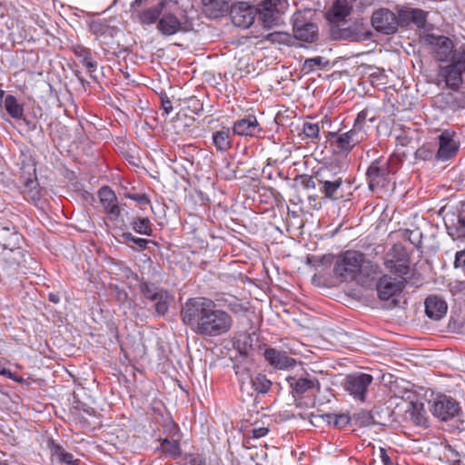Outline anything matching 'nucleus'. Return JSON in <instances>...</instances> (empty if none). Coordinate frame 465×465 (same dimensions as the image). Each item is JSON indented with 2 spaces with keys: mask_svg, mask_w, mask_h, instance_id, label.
Instances as JSON below:
<instances>
[{
  "mask_svg": "<svg viewBox=\"0 0 465 465\" xmlns=\"http://www.w3.org/2000/svg\"><path fill=\"white\" fill-rule=\"evenodd\" d=\"M266 39L272 44L292 45L293 43L292 36L285 32H273L267 35Z\"/></svg>",
  "mask_w": 465,
  "mask_h": 465,
  "instance_id": "38",
  "label": "nucleus"
},
{
  "mask_svg": "<svg viewBox=\"0 0 465 465\" xmlns=\"http://www.w3.org/2000/svg\"><path fill=\"white\" fill-rule=\"evenodd\" d=\"M162 108L163 109V111L168 114H170L172 111H173V105H172V103L171 101L166 98V99H162Z\"/></svg>",
  "mask_w": 465,
  "mask_h": 465,
  "instance_id": "54",
  "label": "nucleus"
},
{
  "mask_svg": "<svg viewBox=\"0 0 465 465\" xmlns=\"http://www.w3.org/2000/svg\"><path fill=\"white\" fill-rule=\"evenodd\" d=\"M319 192L322 198L338 201L344 197L343 181L318 182Z\"/></svg>",
  "mask_w": 465,
  "mask_h": 465,
  "instance_id": "26",
  "label": "nucleus"
},
{
  "mask_svg": "<svg viewBox=\"0 0 465 465\" xmlns=\"http://www.w3.org/2000/svg\"><path fill=\"white\" fill-rule=\"evenodd\" d=\"M371 25L375 30L380 33L393 35L400 26L399 15H396L388 8L381 7L373 11L371 15Z\"/></svg>",
  "mask_w": 465,
  "mask_h": 465,
  "instance_id": "11",
  "label": "nucleus"
},
{
  "mask_svg": "<svg viewBox=\"0 0 465 465\" xmlns=\"http://www.w3.org/2000/svg\"><path fill=\"white\" fill-rule=\"evenodd\" d=\"M242 353H243L245 356H247V355H248V352H247V351H244V352H242Z\"/></svg>",
  "mask_w": 465,
  "mask_h": 465,
  "instance_id": "63",
  "label": "nucleus"
},
{
  "mask_svg": "<svg viewBox=\"0 0 465 465\" xmlns=\"http://www.w3.org/2000/svg\"><path fill=\"white\" fill-rule=\"evenodd\" d=\"M158 31L165 36H171L183 30V24L172 13H163L158 20Z\"/></svg>",
  "mask_w": 465,
  "mask_h": 465,
  "instance_id": "23",
  "label": "nucleus"
},
{
  "mask_svg": "<svg viewBox=\"0 0 465 465\" xmlns=\"http://www.w3.org/2000/svg\"><path fill=\"white\" fill-rule=\"evenodd\" d=\"M234 371H235V373L236 375L238 376L239 378V382L241 383V374H247V375H251L249 373V371L247 369V367L245 366H241L240 364H236L234 365Z\"/></svg>",
  "mask_w": 465,
  "mask_h": 465,
  "instance_id": "53",
  "label": "nucleus"
},
{
  "mask_svg": "<svg viewBox=\"0 0 465 465\" xmlns=\"http://www.w3.org/2000/svg\"><path fill=\"white\" fill-rule=\"evenodd\" d=\"M271 387V381L263 374H241V391L248 397H252L254 392L266 393L270 391Z\"/></svg>",
  "mask_w": 465,
  "mask_h": 465,
  "instance_id": "15",
  "label": "nucleus"
},
{
  "mask_svg": "<svg viewBox=\"0 0 465 465\" xmlns=\"http://www.w3.org/2000/svg\"><path fill=\"white\" fill-rule=\"evenodd\" d=\"M351 11V6L347 0H336L331 7V14L335 21H341L347 17Z\"/></svg>",
  "mask_w": 465,
  "mask_h": 465,
  "instance_id": "33",
  "label": "nucleus"
},
{
  "mask_svg": "<svg viewBox=\"0 0 465 465\" xmlns=\"http://www.w3.org/2000/svg\"><path fill=\"white\" fill-rule=\"evenodd\" d=\"M292 31L296 39L308 43H312L318 35L317 25L305 21L302 16L294 19Z\"/></svg>",
  "mask_w": 465,
  "mask_h": 465,
  "instance_id": "18",
  "label": "nucleus"
},
{
  "mask_svg": "<svg viewBox=\"0 0 465 465\" xmlns=\"http://www.w3.org/2000/svg\"><path fill=\"white\" fill-rule=\"evenodd\" d=\"M380 458L384 465H393L391 458L389 456L387 450L380 448Z\"/></svg>",
  "mask_w": 465,
  "mask_h": 465,
  "instance_id": "52",
  "label": "nucleus"
},
{
  "mask_svg": "<svg viewBox=\"0 0 465 465\" xmlns=\"http://www.w3.org/2000/svg\"><path fill=\"white\" fill-rule=\"evenodd\" d=\"M430 404V411L440 420H448L458 415L459 403L446 395L438 396Z\"/></svg>",
  "mask_w": 465,
  "mask_h": 465,
  "instance_id": "13",
  "label": "nucleus"
},
{
  "mask_svg": "<svg viewBox=\"0 0 465 465\" xmlns=\"http://www.w3.org/2000/svg\"><path fill=\"white\" fill-rule=\"evenodd\" d=\"M318 182L343 181L342 176L334 172L331 167H322L316 172Z\"/></svg>",
  "mask_w": 465,
  "mask_h": 465,
  "instance_id": "37",
  "label": "nucleus"
},
{
  "mask_svg": "<svg viewBox=\"0 0 465 465\" xmlns=\"http://www.w3.org/2000/svg\"><path fill=\"white\" fill-rule=\"evenodd\" d=\"M193 465H206L205 461L203 459L196 458L192 460Z\"/></svg>",
  "mask_w": 465,
  "mask_h": 465,
  "instance_id": "57",
  "label": "nucleus"
},
{
  "mask_svg": "<svg viewBox=\"0 0 465 465\" xmlns=\"http://www.w3.org/2000/svg\"><path fill=\"white\" fill-rule=\"evenodd\" d=\"M164 2L162 1L156 5L147 8L139 14L140 22L143 25H152L155 23L163 13Z\"/></svg>",
  "mask_w": 465,
  "mask_h": 465,
  "instance_id": "29",
  "label": "nucleus"
},
{
  "mask_svg": "<svg viewBox=\"0 0 465 465\" xmlns=\"http://www.w3.org/2000/svg\"><path fill=\"white\" fill-rule=\"evenodd\" d=\"M373 381L371 374L363 372H353L348 374L343 381L344 390L357 401L364 402L367 398L368 390Z\"/></svg>",
  "mask_w": 465,
  "mask_h": 465,
  "instance_id": "7",
  "label": "nucleus"
},
{
  "mask_svg": "<svg viewBox=\"0 0 465 465\" xmlns=\"http://www.w3.org/2000/svg\"><path fill=\"white\" fill-rule=\"evenodd\" d=\"M448 234L452 239H465V217L460 213L457 217V223L446 224Z\"/></svg>",
  "mask_w": 465,
  "mask_h": 465,
  "instance_id": "34",
  "label": "nucleus"
},
{
  "mask_svg": "<svg viewBox=\"0 0 465 465\" xmlns=\"http://www.w3.org/2000/svg\"><path fill=\"white\" fill-rule=\"evenodd\" d=\"M312 418H315V419H317V418H322V419H323V420H326V421H327L328 423H330V424H331V423H333L335 426H337V425H338V423H339V420H339V419H344V420H347V419H346V417L340 416V417L338 418L335 414H331V413H328V414H324V415H314V414H312Z\"/></svg>",
  "mask_w": 465,
  "mask_h": 465,
  "instance_id": "47",
  "label": "nucleus"
},
{
  "mask_svg": "<svg viewBox=\"0 0 465 465\" xmlns=\"http://www.w3.org/2000/svg\"><path fill=\"white\" fill-rule=\"evenodd\" d=\"M439 75L450 90L460 89L465 77V45L457 47V52L450 63L440 66Z\"/></svg>",
  "mask_w": 465,
  "mask_h": 465,
  "instance_id": "3",
  "label": "nucleus"
},
{
  "mask_svg": "<svg viewBox=\"0 0 465 465\" xmlns=\"http://www.w3.org/2000/svg\"><path fill=\"white\" fill-rule=\"evenodd\" d=\"M4 103L5 108L11 117L17 120L24 118V107L22 104H18L16 98L14 95H6Z\"/></svg>",
  "mask_w": 465,
  "mask_h": 465,
  "instance_id": "31",
  "label": "nucleus"
},
{
  "mask_svg": "<svg viewBox=\"0 0 465 465\" xmlns=\"http://www.w3.org/2000/svg\"><path fill=\"white\" fill-rule=\"evenodd\" d=\"M283 5L282 0H263L257 5V19L263 27L272 28L280 23Z\"/></svg>",
  "mask_w": 465,
  "mask_h": 465,
  "instance_id": "8",
  "label": "nucleus"
},
{
  "mask_svg": "<svg viewBox=\"0 0 465 465\" xmlns=\"http://www.w3.org/2000/svg\"><path fill=\"white\" fill-rule=\"evenodd\" d=\"M264 358L269 364L276 369L287 370L296 365V361L284 351L268 348L264 351Z\"/></svg>",
  "mask_w": 465,
  "mask_h": 465,
  "instance_id": "20",
  "label": "nucleus"
},
{
  "mask_svg": "<svg viewBox=\"0 0 465 465\" xmlns=\"http://www.w3.org/2000/svg\"><path fill=\"white\" fill-rule=\"evenodd\" d=\"M74 54L80 60V62L89 70L94 72L96 68V63L93 61L91 50L81 45H76L73 47Z\"/></svg>",
  "mask_w": 465,
  "mask_h": 465,
  "instance_id": "30",
  "label": "nucleus"
},
{
  "mask_svg": "<svg viewBox=\"0 0 465 465\" xmlns=\"http://www.w3.org/2000/svg\"><path fill=\"white\" fill-rule=\"evenodd\" d=\"M7 372H8L9 374H11V372H10L9 371H6V370H3V371H1V373H2V374H5V373H7Z\"/></svg>",
  "mask_w": 465,
  "mask_h": 465,
  "instance_id": "60",
  "label": "nucleus"
},
{
  "mask_svg": "<svg viewBox=\"0 0 465 465\" xmlns=\"http://www.w3.org/2000/svg\"><path fill=\"white\" fill-rule=\"evenodd\" d=\"M269 432V428L266 426H259L258 422L252 425V428L247 430V437L250 439H259L264 437Z\"/></svg>",
  "mask_w": 465,
  "mask_h": 465,
  "instance_id": "42",
  "label": "nucleus"
},
{
  "mask_svg": "<svg viewBox=\"0 0 465 465\" xmlns=\"http://www.w3.org/2000/svg\"><path fill=\"white\" fill-rule=\"evenodd\" d=\"M427 11L413 7H401L398 10L399 25L401 27L425 29L428 23Z\"/></svg>",
  "mask_w": 465,
  "mask_h": 465,
  "instance_id": "12",
  "label": "nucleus"
},
{
  "mask_svg": "<svg viewBox=\"0 0 465 465\" xmlns=\"http://www.w3.org/2000/svg\"><path fill=\"white\" fill-rule=\"evenodd\" d=\"M328 64V61H325L323 57L316 56L313 58L306 59L304 62V66L309 70H313L315 68H323Z\"/></svg>",
  "mask_w": 465,
  "mask_h": 465,
  "instance_id": "43",
  "label": "nucleus"
},
{
  "mask_svg": "<svg viewBox=\"0 0 465 465\" xmlns=\"http://www.w3.org/2000/svg\"><path fill=\"white\" fill-rule=\"evenodd\" d=\"M213 143L216 149L221 152L229 150L232 146L231 132L228 127H223L222 130L213 134Z\"/></svg>",
  "mask_w": 465,
  "mask_h": 465,
  "instance_id": "28",
  "label": "nucleus"
},
{
  "mask_svg": "<svg viewBox=\"0 0 465 465\" xmlns=\"http://www.w3.org/2000/svg\"><path fill=\"white\" fill-rule=\"evenodd\" d=\"M369 120H370L371 122H373V121H374V116L370 117V118H369Z\"/></svg>",
  "mask_w": 465,
  "mask_h": 465,
  "instance_id": "61",
  "label": "nucleus"
},
{
  "mask_svg": "<svg viewBox=\"0 0 465 465\" xmlns=\"http://www.w3.org/2000/svg\"><path fill=\"white\" fill-rule=\"evenodd\" d=\"M423 151L421 149H419L417 152H416V158H420V153H422Z\"/></svg>",
  "mask_w": 465,
  "mask_h": 465,
  "instance_id": "59",
  "label": "nucleus"
},
{
  "mask_svg": "<svg viewBox=\"0 0 465 465\" xmlns=\"http://www.w3.org/2000/svg\"><path fill=\"white\" fill-rule=\"evenodd\" d=\"M232 132L240 136H255L262 132V128L255 115L248 114L234 122Z\"/></svg>",
  "mask_w": 465,
  "mask_h": 465,
  "instance_id": "19",
  "label": "nucleus"
},
{
  "mask_svg": "<svg viewBox=\"0 0 465 465\" xmlns=\"http://www.w3.org/2000/svg\"><path fill=\"white\" fill-rule=\"evenodd\" d=\"M365 262L362 253L356 251H347L340 256L334 264V274L342 281L355 280Z\"/></svg>",
  "mask_w": 465,
  "mask_h": 465,
  "instance_id": "4",
  "label": "nucleus"
},
{
  "mask_svg": "<svg viewBox=\"0 0 465 465\" xmlns=\"http://www.w3.org/2000/svg\"><path fill=\"white\" fill-rule=\"evenodd\" d=\"M230 13L232 23L238 27L248 28L257 18V7L246 2L232 5Z\"/></svg>",
  "mask_w": 465,
  "mask_h": 465,
  "instance_id": "14",
  "label": "nucleus"
},
{
  "mask_svg": "<svg viewBox=\"0 0 465 465\" xmlns=\"http://www.w3.org/2000/svg\"><path fill=\"white\" fill-rule=\"evenodd\" d=\"M411 406H412V413L414 411H418L419 410H421L423 408V403L421 402H411Z\"/></svg>",
  "mask_w": 465,
  "mask_h": 465,
  "instance_id": "56",
  "label": "nucleus"
},
{
  "mask_svg": "<svg viewBox=\"0 0 465 465\" xmlns=\"http://www.w3.org/2000/svg\"><path fill=\"white\" fill-rule=\"evenodd\" d=\"M369 115L370 111L364 109L357 114L353 126L350 131L341 134L329 133L331 144L333 146L336 153L347 154L356 144L366 139L367 131L365 125Z\"/></svg>",
  "mask_w": 465,
  "mask_h": 465,
  "instance_id": "2",
  "label": "nucleus"
},
{
  "mask_svg": "<svg viewBox=\"0 0 465 465\" xmlns=\"http://www.w3.org/2000/svg\"><path fill=\"white\" fill-rule=\"evenodd\" d=\"M402 287V281L385 275L381 277L377 283L378 295L381 300L387 301L396 293L400 292Z\"/></svg>",
  "mask_w": 465,
  "mask_h": 465,
  "instance_id": "22",
  "label": "nucleus"
},
{
  "mask_svg": "<svg viewBox=\"0 0 465 465\" xmlns=\"http://www.w3.org/2000/svg\"><path fill=\"white\" fill-rule=\"evenodd\" d=\"M25 197L33 202L40 200L41 193L38 189V183L36 179H27L25 183L24 190Z\"/></svg>",
  "mask_w": 465,
  "mask_h": 465,
  "instance_id": "36",
  "label": "nucleus"
},
{
  "mask_svg": "<svg viewBox=\"0 0 465 465\" xmlns=\"http://www.w3.org/2000/svg\"><path fill=\"white\" fill-rule=\"evenodd\" d=\"M465 266V252L459 251L455 254L454 267L463 268Z\"/></svg>",
  "mask_w": 465,
  "mask_h": 465,
  "instance_id": "50",
  "label": "nucleus"
},
{
  "mask_svg": "<svg viewBox=\"0 0 465 465\" xmlns=\"http://www.w3.org/2000/svg\"><path fill=\"white\" fill-rule=\"evenodd\" d=\"M411 234H413V232H410V237H409V239H410V241L411 242V243H413V244H419V243H420V242H421V241H420V234L419 235V239L417 240V242H415V241H413V240H411Z\"/></svg>",
  "mask_w": 465,
  "mask_h": 465,
  "instance_id": "58",
  "label": "nucleus"
},
{
  "mask_svg": "<svg viewBox=\"0 0 465 465\" xmlns=\"http://www.w3.org/2000/svg\"><path fill=\"white\" fill-rule=\"evenodd\" d=\"M189 108H192V111L193 113H195L196 114H200L203 110V104L200 103L199 100H195V99H192L190 101Z\"/></svg>",
  "mask_w": 465,
  "mask_h": 465,
  "instance_id": "51",
  "label": "nucleus"
},
{
  "mask_svg": "<svg viewBox=\"0 0 465 465\" xmlns=\"http://www.w3.org/2000/svg\"><path fill=\"white\" fill-rule=\"evenodd\" d=\"M454 134V132L445 130L439 135V150L436 155L439 160L447 161L457 153L459 142L453 139Z\"/></svg>",
  "mask_w": 465,
  "mask_h": 465,
  "instance_id": "17",
  "label": "nucleus"
},
{
  "mask_svg": "<svg viewBox=\"0 0 465 465\" xmlns=\"http://www.w3.org/2000/svg\"><path fill=\"white\" fill-rule=\"evenodd\" d=\"M140 290L144 299L154 303L155 313L158 316H163L168 312L173 296L167 290L148 282H142Z\"/></svg>",
  "mask_w": 465,
  "mask_h": 465,
  "instance_id": "5",
  "label": "nucleus"
},
{
  "mask_svg": "<svg viewBox=\"0 0 465 465\" xmlns=\"http://www.w3.org/2000/svg\"><path fill=\"white\" fill-rule=\"evenodd\" d=\"M161 447L163 452L171 456L178 457L181 454L178 440H171L165 439L162 442Z\"/></svg>",
  "mask_w": 465,
  "mask_h": 465,
  "instance_id": "40",
  "label": "nucleus"
},
{
  "mask_svg": "<svg viewBox=\"0 0 465 465\" xmlns=\"http://www.w3.org/2000/svg\"><path fill=\"white\" fill-rule=\"evenodd\" d=\"M425 42L430 46L435 60L449 63L453 60L457 48L448 36L429 34L425 36Z\"/></svg>",
  "mask_w": 465,
  "mask_h": 465,
  "instance_id": "6",
  "label": "nucleus"
},
{
  "mask_svg": "<svg viewBox=\"0 0 465 465\" xmlns=\"http://www.w3.org/2000/svg\"><path fill=\"white\" fill-rule=\"evenodd\" d=\"M54 455L56 456L58 460L66 465H80L79 460H74L72 453L65 451L61 446L54 447Z\"/></svg>",
  "mask_w": 465,
  "mask_h": 465,
  "instance_id": "39",
  "label": "nucleus"
},
{
  "mask_svg": "<svg viewBox=\"0 0 465 465\" xmlns=\"http://www.w3.org/2000/svg\"><path fill=\"white\" fill-rule=\"evenodd\" d=\"M126 197L143 205L150 203V200L145 193H128Z\"/></svg>",
  "mask_w": 465,
  "mask_h": 465,
  "instance_id": "49",
  "label": "nucleus"
},
{
  "mask_svg": "<svg viewBox=\"0 0 465 465\" xmlns=\"http://www.w3.org/2000/svg\"><path fill=\"white\" fill-rule=\"evenodd\" d=\"M371 32L366 28L363 23L355 22L351 25L341 29V37L351 42H361L368 40Z\"/></svg>",
  "mask_w": 465,
  "mask_h": 465,
  "instance_id": "25",
  "label": "nucleus"
},
{
  "mask_svg": "<svg viewBox=\"0 0 465 465\" xmlns=\"http://www.w3.org/2000/svg\"><path fill=\"white\" fill-rule=\"evenodd\" d=\"M89 28H90L91 33H93L94 35H103L107 32L108 25L105 23L98 20V21H93L90 24Z\"/></svg>",
  "mask_w": 465,
  "mask_h": 465,
  "instance_id": "46",
  "label": "nucleus"
},
{
  "mask_svg": "<svg viewBox=\"0 0 465 465\" xmlns=\"http://www.w3.org/2000/svg\"><path fill=\"white\" fill-rule=\"evenodd\" d=\"M302 132L307 138L319 139L320 127L318 124L306 122L303 124Z\"/></svg>",
  "mask_w": 465,
  "mask_h": 465,
  "instance_id": "41",
  "label": "nucleus"
},
{
  "mask_svg": "<svg viewBox=\"0 0 465 465\" xmlns=\"http://www.w3.org/2000/svg\"><path fill=\"white\" fill-rule=\"evenodd\" d=\"M203 13L211 18H218L226 15L232 5L231 0H202Z\"/></svg>",
  "mask_w": 465,
  "mask_h": 465,
  "instance_id": "24",
  "label": "nucleus"
},
{
  "mask_svg": "<svg viewBox=\"0 0 465 465\" xmlns=\"http://www.w3.org/2000/svg\"><path fill=\"white\" fill-rule=\"evenodd\" d=\"M385 267L396 275L403 278L410 272V259L401 245L395 244L386 254Z\"/></svg>",
  "mask_w": 465,
  "mask_h": 465,
  "instance_id": "9",
  "label": "nucleus"
},
{
  "mask_svg": "<svg viewBox=\"0 0 465 465\" xmlns=\"http://www.w3.org/2000/svg\"><path fill=\"white\" fill-rule=\"evenodd\" d=\"M390 163L383 160H376L369 166L366 175L370 190L386 188L390 182Z\"/></svg>",
  "mask_w": 465,
  "mask_h": 465,
  "instance_id": "10",
  "label": "nucleus"
},
{
  "mask_svg": "<svg viewBox=\"0 0 465 465\" xmlns=\"http://www.w3.org/2000/svg\"><path fill=\"white\" fill-rule=\"evenodd\" d=\"M445 455L449 460H450L454 463L460 462V454L452 446L447 445L445 447Z\"/></svg>",
  "mask_w": 465,
  "mask_h": 465,
  "instance_id": "48",
  "label": "nucleus"
},
{
  "mask_svg": "<svg viewBox=\"0 0 465 465\" xmlns=\"http://www.w3.org/2000/svg\"><path fill=\"white\" fill-rule=\"evenodd\" d=\"M19 240V235L8 227L0 225V246L12 248Z\"/></svg>",
  "mask_w": 465,
  "mask_h": 465,
  "instance_id": "32",
  "label": "nucleus"
},
{
  "mask_svg": "<svg viewBox=\"0 0 465 465\" xmlns=\"http://www.w3.org/2000/svg\"><path fill=\"white\" fill-rule=\"evenodd\" d=\"M123 237L124 240H126L128 242H132L134 244H136L140 248V250H144L147 247V244L152 242L149 240L135 237L131 232H124L123 234Z\"/></svg>",
  "mask_w": 465,
  "mask_h": 465,
  "instance_id": "45",
  "label": "nucleus"
},
{
  "mask_svg": "<svg viewBox=\"0 0 465 465\" xmlns=\"http://www.w3.org/2000/svg\"><path fill=\"white\" fill-rule=\"evenodd\" d=\"M288 381L294 395H302L313 390L320 391V383L316 379L290 378Z\"/></svg>",
  "mask_w": 465,
  "mask_h": 465,
  "instance_id": "27",
  "label": "nucleus"
},
{
  "mask_svg": "<svg viewBox=\"0 0 465 465\" xmlns=\"http://www.w3.org/2000/svg\"><path fill=\"white\" fill-rule=\"evenodd\" d=\"M424 305L426 315L433 321H440L442 319L448 311L447 302L438 295L428 296L425 300Z\"/></svg>",
  "mask_w": 465,
  "mask_h": 465,
  "instance_id": "21",
  "label": "nucleus"
},
{
  "mask_svg": "<svg viewBox=\"0 0 465 465\" xmlns=\"http://www.w3.org/2000/svg\"><path fill=\"white\" fill-rule=\"evenodd\" d=\"M48 299L50 302H52L53 303H58L60 302V297L58 294L56 293H54V292H50L49 295H48Z\"/></svg>",
  "mask_w": 465,
  "mask_h": 465,
  "instance_id": "55",
  "label": "nucleus"
},
{
  "mask_svg": "<svg viewBox=\"0 0 465 465\" xmlns=\"http://www.w3.org/2000/svg\"><path fill=\"white\" fill-rule=\"evenodd\" d=\"M0 465H8V464H6L5 462H1L0 461Z\"/></svg>",
  "mask_w": 465,
  "mask_h": 465,
  "instance_id": "62",
  "label": "nucleus"
},
{
  "mask_svg": "<svg viewBox=\"0 0 465 465\" xmlns=\"http://www.w3.org/2000/svg\"><path fill=\"white\" fill-rule=\"evenodd\" d=\"M98 196L104 213L110 220L116 221L120 217L121 210L114 192L108 186H103L98 191Z\"/></svg>",
  "mask_w": 465,
  "mask_h": 465,
  "instance_id": "16",
  "label": "nucleus"
},
{
  "mask_svg": "<svg viewBox=\"0 0 465 465\" xmlns=\"http://www.w3.org/2000/svg\"><path fill=\"white\" fill-rule=\"evenodd\" d=\"M181 319L196 334L217 337L227 333L232 326V317L218 309L213 301L204 297L191 298L183 304Z\"/></svg>",
  "mask_w": 465,
  "mask_h": 465,
  "instance_id": "1",
  "label": "nucleus"
},
{
  "mask_svg": "<svg viewBox=\"0 0 465 465\" xmlns=\"http://www.w3.org/2000/svg\"><path fill=\"white\" fill-rule=\"evenodd\" d=\"M301 184L306 190L315 189L318 186V179L316 178V172L313 175H302Z\"/></svg>",
  "mask_w": 465,
  "mask_h": 465,
  "instance_id": "44",
  "label": "nucleus"
},
{
  "mask_svg": "<svg viewBox=\"0 0 465 465\" xmlns=\"http://www.w3.org/2000/svg\"><path fill=\"white\" fill-rule=\"evenodd\" d=\"M133 230L139 233L151 236L153 233L152 223L146 217H136L131 222Z\"/></svg>",
  "mask_w": 465,
  "mask_h": 465,
  "instance_id": "35",
  "label": "nucleus"
}]
</instances>
